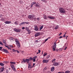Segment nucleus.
<instances>
[{
	"mask_svg": "<svg viewBox=\"0 0 73 73\" xmlns=\"http://www.w3.org/2000/svg\"><path fill=\"white\" fill-rule=\"evenodd\" d=\"M37 57V56H35L33 58L30 57L29 59H26V62L27 63H29L30 62V60H32L33 61V62H34L36 61V59Z\"/></svg>",
	"mask_w": 73,
	"mask_h": 73,
	"instance_id": "obj_1",
	"label": "nucleus"
},
{
	"mask_svg": "<svg viewBox=\"0 0 73 73\" xmlns=\"http://www.w3.org/2000/svg\"><path fill=\"white\" fill-rule=\"evenodd\" d=\"M10 64H11V68L13 70V71H15L16 69L15 67V65H14V64H15L16 62H10Z\"/></svg>",
	"mask_w": 73,
	"mask_h": 73,
	"instance_id": "obj_2",
	"label": "nucleus"
},
{
	"mask_svg": "<svg viewBox=\"0 0 73 73\" xmlns=\"http://www.w3.org/2000/svg\"><path fill=\"white\" fill-rule=\"evenodd\" d=\"M28 17L29 19H31L32 20H34V21H36V19L34 15H29Z\"/></svg>",
	"mask_w": 73,
	"mask_h": 73,
	"instance_id": "obj_3",
	"label": "nucleus"
},
{
	"mask_svg": "<svg viewBox=\"0 0 73 73\" xmlns=\"http://www.w3.org/2000/svg\"><path fill=\"white\" fill-rule=\"evenodd\" d=\"M59 12L61 13H65L66 12V11L65 9L62 7H59Z\"/></svg>",
	"mask_w": 73,
	"mask_h": 73,
	"instance_id": "obj_4",
	"label": "nucleus"
},
{
	"mask_svg": "<svg viewBox=\"0 0 73 73\" xmlns=\"http://www.w3.org/2000/svg\"><path fill=\"white\" fill-rule=\"evenodd\" d=\"M56 42H54V45L53 46V48H52V50L53 51H55V50L56 51H58V50L57 49H55L56 48Z\"/></svg>",
	"mask_w": 73,
	"mask_h": 73,
	"instance_id": "obj_5",
	"label": "nucleus"
},
{
	"mask_svg": "<svg viewBox=\"0 0 73 73\" xmlns=\"http://www.w3.org/2000/svg\"><path fill=\"white\" fill-rule=\"evenodd\" d=\"M14 31L17 33H19L21 31V29H16V28H15V29H14Z\"/></svg>",
	"mask_w": 73,
	"mask_h": 73,
	"instance_id": "obj_6",
	"label": "nucleus"
},
{
	"mask_svg": "<svg viewBox=\"0 0 73 73\" xmlns=\"http://www.w3.org/2000/svg\"><path fill=\"white\" fill-rule=\"evenodd\" d=\"M2 51L3 52H6V53H9V51H8V50H7L5 49H2Z\"/></svg>",
	"mask_w": 73,
	"mask_h": 73,
	"instance_id": "obj_7",
	"label": "nucleus"
},
{
	"mask_svg": "<svg viewBox=\"0 0 73 73\" xmlns=\"http://www.w3.org/2000/svg\"><path fill=\"white\" fill-rule=\"evenodd\" d=\"M49 62V60H43L42 62L43 63H48Z\"/></svg>",
	"mask_w": 73,
	"mask_h": 73,
	"instance_id": "obj_8",
	"label": "nucleus"
},
{
	"mask_svg": "<svg viewBox=\"0 0 73 73\" xmlns=\"http://www.w3.org/2000/svg\"><path fill=\"white\" fill-rule=\"evenodd\" d=\"M17 46H18V47L19 48L21 46V44L20 43L19 41L18 40V43L17 44Z\"/></svg>",
	"mask_w": 73,
	"mask_h": 73,
	"instance_id": "obj_9",
	"label": "nucleus"
},
{
	"mask_svg": "<svg viewBox=\"0 0 73 73\" xmlns=\"http://www.w3.org/2000/svg\"><path fill=\"white\" fill-rule=\"evenodd\" d=\"M47 18L51 19H54L55 18L54 17H52V16H48Z\"/></svg>",
	"mask_w": 73,
	"mask_h": 73,
	"instance_id": "obj_10",
	"label": "nucleus"
},
{
	"mask_svg": "<svg viewBox=\"0 0 73 73\" xmlns=\"http://www.w3.org/2000/svg\"><path fill=\"white\" fill-rule=\"evenodd\" d=\"M40 33H36L35 34V37H37L38 36H40Z\"/></svg>",
	"mask_w": 73,
	"mask_h": 73,
	"instance_id": "obj_11",
	"label": "nucleus"
},
{
	"mask_svg": "<svg viewBox=\"0 0 73 73\" xmlns=\"http://www.w3.org/2000/svg\"><path fill=\"white\" fill-rule=\"evenodd\" d=\"M59 64V63L58 62H55L53 64V65H54V66H58Z\"/></svg>",
	"mask_w": 73,
	"mask_h": 73,
	"instance_id": "obj_12",
	"label": "nucleus"
},
{
	"mask_svg": "<svg viewBox=\"0 0 73 73\" xmlns=\"http://www.w3.org/2000/svg\"><path fill=\"white\" fill-rule=\"evenodd\" d=\"M28 64H29V67H28L29 68H32V64L31 63H29Z\"/></svg>",
	"mask_w": 73,
	"mask_h": 73,
	"instance_id": "obj_13",
	"label": "nucleus"
},
{
	"mask_svg": "<svg viewBox=\"0 0 73 73\" xmlns=\"http://www.w3.org/2000/svg\"><path fill=\"white\" fill-rule=\"evenodd\" d=\"M11 21H6L5 22V24H10L11 23Z\"/></svg>",
	"mask_w": 73,
	"mask_h": 73,
	"instance_id": "obj_14",
	"label": "nucleus"
},
{
	"mask_svg": "<svg viewBox=\"0 0 73 73\" xmlns=\"http://www.w3.org/2000/svg\"><path fill=\"white\" fill-rule=\"evenodd\" d=\"M18 40H18V39H17V38H15V41L16 42V43L17 45Z\"/></svg>",
	"mask_w": 73,
	"mask_h": 73,
	"instance_id": "obj_15",
	"label": "nucleus"
},
{
	"mask_svg": "<svg viewBox=\"0 0 73 73\" xmlns=\"http://www.w3.org/2000/svg\"><path fill=\"white\" fill-rule=\"evenodd\" d=\"M54 68H55L54 67V66L52 67L51 69V71H54L55 70Z\"/></svg>",
	"mask_w": 73,
	"mask_h": 73,
	"instance_id": "obj_16",
	"label": "nucleus"
},
{
	"mask_svg": "<svg viewBox=\"0 0 73 73\" xmlns=\"http://www.w3.org/2000/svg\"><path fill=\"white\" fill-rule=\"evenodd\" d=\"M35 31H38V29L37 26H35Z\"/></svg>",
	"mask_w": 73,
	"mask_h": 73,
	"instance_id": "obj_17",
	"label": "nucleus"
},
{
	"mask_svg": "<svg viewBox=\"0 0 73 73\" xmlns=\"http://www.w3.org/2000/svg\"><path fill=\"white\" fill-rule=\"evenodd\" d=\"M26 22H22L21 23L19 24L20 25H23V24H25L26 23Z\"/></svg>",
	"mask_w": 73,
	"mask_h": 73,
	"instance_id": "obj_18",
	"label": "nucleus"
},
{
	"mask_svg": "<svg viewBox=\"0 0 73 73\" xmlns=\"http://www.w3.org/2000/svg\"><path fill=\"white\" fill-rule=\"evenodd\" d=\"M26 62V59H23V60L22 61V62H24V63H25Z\"/></svg>",
	"mask_w": 73,
	"mask_h": 73,
	"instance_id": "obj_19",
	"label": "nucleus"
},
{
	"mask_svg": "<svg viewBox=\"0 0 73 73\" xmlns=\"http://www.w3.org/2000/svg\"><path fill=\"white\" fill-rule=\"evenodd\" d=\"M56 59H54L53 60H52V62L53 63V64H54V63H55V62H56Z\"/></svg>",
	"mask_w": 73,
	"mask_h": 73,
	"instance_id": "obj_20",
	"label": "nucleus"
},
{
	"mask_svg": "<svg viewBox=\"0 0 73 73\" xmlns=\"http://www.w3.org/2000/svg\"><path fill=\"white\" fill-rule=\"evenodd\" d=\"M15 24V25H18V24H19L18 22L17 21H15L14 23Z\"/></svg>",
	"mask_w": 73,
	"mask_h": 73,
	"instance_id": "obj_21",
	"label": "nucleus"
},
{
	"mask_svg": "<svg viewBox=\"0 0 73 73\" xmlns=\"http://www.w3.org/2000/svg\"><path fill=\"white\" fill-rule=\"evenodd\" d=\"M44 27L43 25H42L40 27V31L42 29H43V28Z\"/></svg>",
	"mask_w": 73,
	"mask_h": 73,
	"instance_id": "obj_22",
	"label": "nucleus"
},
{
	"mask_svg": "<svg viewBox=\"0 0 73 73\" xmlns=\"http://www.w3.org/2000/svg\"><path fill=\"white\" fill-rule=\"evenodd\" d=\"M58 25H57L56 26V27L55 28V30H57V29H58Z\"/></svg>",
	"mask_w": 73,
	"mask_h": 73,
	"instance_id": "obj_23",
	"label": "nucleus"
},
{
	"mask_svg": "<svg viewBox=\"0 0 73 73\" xmlns=\"http://www.w3.org/2000/svg\"><path fill=\"white\" fill-rule=\"evenodd\" d=\"M5 47H7L8 49H9H9L10 50H11V49H10V48H9V46H8L5 45Z\"/></svg>",
	"mask_w": 73,
	"mask_h": 73,
	"instance_id": "obj_24",
	"label": "nucleus"
},
{
	"mask_svg": "<svg viewBox=\"0 0 73 73\" xmlns=\"http://www.w3.org/2000/svg\"><path fill=\"white\" fill-rule=\"evenodd\" d=\"M36 2H35V1H34L32 2V4L33 5H35L36 4Z\"/></svg>",
	"mask_w": 73,
	"mask_h": 73,
	"instance_id": "obj_25",
	"label": "nucleus"
},
{
	"mask_svg": "<svg viewBox=\"0 0 73 73\" xmlns=\"http://www.w3.org/2000/svg\"><path fill=\"white\" fill-rule=\"evenodd\" d=\"M70 71H66L65 72V73H70Z\"/></svg>",
	"mask_w": 73,
	"mask_h": 73,
	"instance_id": "obj_26",
	"label": "nucleus"
},
{
	"mask_svg": "<svg viewBox=\"0 0 73 73\" xmlns=\"http://www.w3.org/2000/svg\"><path fill=\"white\" fill-rule=\"evenodd\" d=\"M35 6L37 7H40L39 5H38L37 4V3L35 4Z\"/></svg>",
	"mask_w": 73,
	"mask_h": 73,
	"instance_id": "obj_27",
	"label": "nucleus"
},
{
	"mask_svg": "<svg viewBox=\"0 0 73 73\" xmlns=\"http://www.w3.org/2000/svg\"><path fill=\"white\" fill-rule=\"evenodd\" d=\"M46 54H47V53H46V52H44L43 54V56H45Z\"/></svg>",
	"mask_w": 73,
	"mask_h": 73,
	"instance_id": "obj_28",
	"label": "nucleus"
},
{
	"mask_svg": "<svg viewBox=\"0 0 73 73\" xmlns=\"http://www.w3.org/2000/svg\"><path fill=\"white\" fill-rule=\"evenodd\" d=\"M12 50L13 51V52H17V50H15V49H13Z\"/></svg>",
	"mask_w": 73,
	"mask_h": 73,
	"instance_id": "obj_29",
	"label": "nucleus"
},
{
	"mask_svg": "<svg viewBox=\"0 0 73 73\" xmlns=\"http://www.w3.org/2000/svg\"><path fill=\"white\" fill-rule=\"evenodd\" d=\"M10 40H13V41H14L13 40V38H10Z\"/></svg>",
	"mask_w": 73,
	"mask_h": 73,
	"instance_id": "obj_30",
	"label": "nucleus"
},
{
	"mask_svg": "<svg viewBox=\"0 0 73 73\" xmlns=\"http://www.w3.org/2000/svg\"><path fill=\"white\" fill-rule=\"evenodd\" d=\"M0 65L1 66H4V64L3 63H0Z\"/></svg>",
	"mask_w": 73,
	"mask_h": 73,
	"instance_id": "obj_31",
	"label": "nucleus"
},
{
	"mask_svg": "<svg viewBox=\"0 0 73 73\" xmlns=\"http://www.w3.org/2000/svg\"><path fill=\"white\" fill-rule=\"evenodd\" d=\"M1 21H4V19L3 18H2L1 19Z\"/></svg>",
	"mask_w": 73,
	"mask_h": 73,
	"instance_id": "obj_32",
	"label": "nucleus"
},
{
	"mask_svg": "<svg viewBox=\"0 0 73 73\" xmlns=\"http://www.w3.org/2000/svg\"><path fill=\"white\" fill-rule=\"evenodd\" d=\"M41 1H42L43 2H45L47 1L46 0H41Z\"/></svg>",
	"mask_w": 73,
	"mask_h": 73,
	"instance_id": "obj_33",
	"label": "nucleus"
},
{
	"mask_svg": "<svg viewBox=\"0 0 73 73\" xmlns=\"http://www.w3.org/2000/svg\"><path fill=\"white\" fill-rule=\"evenodd\" d=\"M3 63H4L5 64H7V61H3Z\"/></svg>",
	"mask_w": 73,
	"mask_h": 73,
	"instance_id": "obj_34",
	"label": "nucleus"
},
{
	"mask_svg": "<svg viewBox=\"0 0 73 73\" xmlns=\"http://www.w3.org/2000/svg\"><path fill=\"white\" fill-rule=\"evenodd\" d=\"M36 19H37V20H38V21H39V20H40V18H36Z\"/></svg>",
	"mask_w": 73,
	"mask_h": 73,
	"instance_id": "obj_35",
	"label": "nucleus"
},
{
	"mask_svg": "<svg viewBox=\"0 0 73 73\" xmlns=\"http://www.w3.org/2000/svg\"><path fill=\"white\" fill-rule=\"evenodd\" d=\"M49 57H50V56H49V55H48V56H47L46 58L47 59H48V58H49Z\"/></svg>",
	"mask_w": 73,
	"mask_h": 73,
	"instance_id": "obj_36",
	"label": "nucleus"
},
{
	"mask_svg": "<svg viewBox=\"0 0 73 73\" xmlns=\"http://www.w3.org/2000/svg\"><path fill=\"white\" fill-rule=\"evenodd\" d=\"M0 44L2 45H3V44L2 42H1V41H0Z\"/></svg>",
	"mask_w": 73,
	"mask_h": 73,
	"instance_id": "obj_37",
	"label": "nucleus"
},
{
	"mask_svg": "<svg viewBox=\"0 0 73 73\" xmlns=\"http://www.w3.org/2000/svg\"><path fill=\"white\" fill-rule=\"evenodd\" d=\"M16 52L17 53H20V52L19 51V50H16Z\"/></svg>",
	"mask_w": 73,
	"mask_h": 73,
	"instance_id": "obj_38",
	"label": "nucleus"
},
{
	"mask_svg": "<svg viewBox=\"0 0 73 73\" xmlns=\"http://www.w3.org/2000/svg\"><path fill=\"white\" fill-rule=\"evenodd\" d=\"M57 73H64V72H57Z\"/></svg>",
	"mask_w": 73,
	"mask_h": 73,
	"instance_id": "obj_39",
	"label": "nucleus"
},
{
	"mask_svg": "<svg viewBox=\"0 0 73 73\" xmlns=\"http://www.w3.org/2000/svg\"><path fill=\"white\" fill-rule=\"evenodd\" d=\"M35 65V64H33L32 66V68H33L34 67Z\"/></svg>",
	"mask_w": 73,
	"mask_h": 73,
	"instance_id": "obj_40",
	"label": "nucleus"
},
{
	"mask_svg": "<svg viewBox=\"0 0 73 73\" xmlns=\"http://www.w3.org/2000/svg\"><path fill=\"white\" fill-rule=\"evenodd\" d=\"M48 40V38H46V40H45V42H46V41H47V40Z\"/></svg>",
	"mask_w": 73,
	"mask_h": 73,
	"instance_id": "obj_41",
	"label": "nucleus"
},
{
	"mask_svg": "<svg viewBox=\"0 0 73 73\" xmlns=\"http://www.w3.org/2000/svg\"><path fill=\"white\" fill-rule=\"evenodd\" d=\"M66 34V33H65V34L63 36V37H66V36H65V34Z\"/></svg>",
	"mask_w": 73,
	"mask_h": 73,
	"instance_id": "obj_42",
	"label": "nucleus"
},
{
	"mask_svg": "<svg viewBox=\"0 0 73 73\" xmlns=\"http://www.w3.org/2000/svg\"><path fill=\"white\" fill-rule=\"evenodd\" d=\"M38 53H40V52H41V50H38Z\"/></svg>",
	"mask_w": 73,
	"mask_h": 73,
	"instance_id": "obj_43",
	"label": "nucleus"
},
{
	"mask_svg": "<svg viewBox=\"0 0 73 73\" xmlns=\"http://www.w3.org/2000/svg\"><path fill=\"white\" fill-rule=\"evenodd\" d=\"M3 47H0V50H1Z\"/></svg>",
	"mask_w": 73,
	"mask_h": 73,
	"instance_id": "obj_44",
	"label": "nucleus"
},
{
	"mask_svg": "<svg viewBox=\"0 0 73 73\" xmlns=\"http://www.w3.org/2000/svg\"><path fill=\"white\" fill-rule=\"evenodd\" d=\"M9 46H10V47H11V48H13V47H13V45H9Z\"/></svg>",
	"mask_w": 73,
	"mask_h": 73,
	"instance_id": "obj_45",
	"label": "nucleus"
},
{
	"mask_svg": "<svg viewBox=\"0 0 73 73\" xmlns=\"http://www.w3.org/2000/svg\"><path fill=\"white\" fill-rule=\"evenodd\" d=\"M1 69H3V71L4 70L5 68H4V67H2Z\"/></svg>",
	"mask_w": 73,
	"mask_h": 73,
	"instance_id": "obj_46",
	"label": "nucleus"
},
{
	"mask_svg": "<svg viewBox=\"0 0 73 73\" xmlns=\"http://www.w3.org/2000/svg\"><path fill=\"white\" fill-rule=\"evenodd\" d=\"M32 5H31V7H33V4H32V3H31Z\"/></svg>",
	"mask_w": 73,
	"mask_h": 73,
	"instance_id": "obj_47",
	"label": "nucleus"
},
{
	"mask_svg": "<svg viewBox=\"0 0 73 73\" xmlns=\"http://www.w3.org/2000/svg\"><path fill=\"white\" fill-rule=\"evenodd\" d=\"M22 29H23V30H24V29H25V28L24 27H22Z\"/></svg>",
	"mask_w": 73,
	"mask_h": 73,
	"instance_id": "obj_48",
	"label": "nucleus"
},
{
	"mask_svg": "<svg viewBox=\"0 0 73 73\" xmlns=\"http://www.w3.org/2000/svg\"><path fill=\"white\" fill-rule=\"evenodd\" d=\"M4 43L5 45L6 44V41H5V42H4Z\"/></svg>",
	"mask_w": 73,
	"mask_h": 73,
	"instance_id": "obj_49",
	"label": "nucleus"
},
{
	"mask_svg": "<svg viewBox=\"0 0 73 73\" xmlns=\"http://www.w3.org/2000/svg\"><path fill=\"white\" fill-rule=\"evenodd\" d=\"M9 72V70H7L6 71V73H8Z\"/></svg>",
	"mask_w": 73,
	"mask_h": 73,
	"instance_id": "obj_50",
	"label": "nucleus"
},
{
	"mask_svg": "<svg viewBox=\"0 0 73 73\" xmlns=\"http://www.w3.org/2000/svg\"><path fill=\"white\" fill-rule=\"evenodd\" d=\"M67 47H66L65 48V49H64V50H66V49H67Z\"/></svg>",
	"mask_w": 73,
	"mask_h": 73,
	"instance_id": "obj_51",
	"label": "nucleus"
},
{
	"mask_svg": "<svg viewBox=\"0 0 73 73\" xmlns=\"http://www.w3.org/2000/svg\"><path fill=\"white\" fill-rule=\"evenodd\" d=\"M63 37L62 36H60L59 38H61Z\"/></svg>",
	"mask_w": 73,
	"mask_h": 73,
	"instance_id": "obj_52",
	"label": "nucleus"
},
{
	"mask_svg": "<svg viewBox=\"0 0 73 73\" xmlns=\"http://www.w3.org/2000/svg\"><path fill=\"white\" fill-rule=\"evenodd\" d=\"M44 70H46L47 69L46 67H45V68H44Z\"/></svg>",
	"mask_w": 73,
	"mask_h": 73,
	"instance_id": "obj_53",
	"label": "nucleus"
},
{
	"mask_svg": "<svg viewBox=\"0 0 73 73\" xmlns=\"http://www.w3.org/2000/svg\"><path fill=\"white\" fill-rule=\"evenodd\" d=\"M61 34H62V33H60V34H59V36L61 35Z\"/></svg>",
	"mask_w": 73,
	"mask_h": 73,
	"instance_id": "obj_54",
	"label": "nucleus"
},
{
	"mask_svg": "<svg viewBox=\"0 0 73 73\" xmlns=\"http://www.w3.org/2000/svg\"><path fill=\"white\" fill-rule=\"evenodd\" d=\"M68 37V36H66V40H67V39Z\"/></svg>",
	"mask_w": 73,
	"mask_h": 73,
	"instance_id": "obj_55",
	"label": "nucleus"
},
{
	"mask_svg": "<svg viewBox=\"0 0 73 73\" xmlns=\"http://www.w3.org/2000/svg\"><path fill=\"white\" fill-rule=\"evenodd\" d=\"M1 72H3V70L2 69H1Z\"/></svg>",
	"mask_w": 73,
	"mask_h": 73,
	"instance_id": "obj_56",
	"label": "nucleus"
},
{
	"mask_svg": "<svg viewBox=\"0 0 73 73\" xmlns=\"http://www.w3.org/2000/svg\"><path fill=\"white\" fill-rule=\"evenodd\" d=\"M5 40H3V43H4V42H5Z\"/></svg>",
	"mask_w": 73,
	"mask_h": 73,
	"instance_id": "obj_57",
	"label": "nucleus"
},
{
	"mask_svg": "<svg viewBox=\"0 0 73 73\" xmlns=\"http://www.w3.org/2000/svg\"><path fill=\"white\" fill-rule=\"evenodd\" d=\"M38 40H36V42H38Z\"/></svg>",
	"mask_w": 73,
	"mask_h": 73,
	"instance_id": "obj_58",
	"label": "nucleus"
},
{
	"mask_svg": "<svg viewBox=\"0 0 73 73\" xmlns=\"http://www.w3.org/2000/svg\"><path fill=\"white\" fill-rule=\"evenodd\" d=\"M44 19H47L46 18H44Z\"/></svg>",
	"mask_w": 73,
	"mask_h": 73,
	"instance_id": "obj_59",
	"label": "nucleus"
},
{
	"mask_svg": "<svg viewBox=\"0 0 73 73\" xmlns=\"http://www.w3.org/2000/svg\"><path fill=\"white\" fill-rule=\"evenodd\" d=\"M37 5H39V3H37Z\"/></svg>",
	"mask_w": 73,
	"mask_h": 73,
	"instance_id": "obj_60",
	"label": "nucleus"
},
{
	"mask_svg": "<svg viewBox=\"0 0 73 73\" xmlns=\"http://www.w3.org/2000/svg\"><path fill=\"white\" fill-rule=\"evenodd\" d=\"M50 38V37H48V39H49V38Z\"/></svg>",
	"mask_w": 73,
	"mask_h": 73,
	"instance_id": "obj_61",
	"label": "nucleus"
},
{
	"mask_svg": "<svg viewBox=\"0 0 73 73\" xmlns=\"http://www.w3.org/2000/svg\"><path fill=\"white\" fill-rule=\"evenodd\" d=\"M2 16H0V18H1V17Z\"/></svg>",
	"mask_w": 73,
	"mask_h": 73,
	"instance_id": "obj_62",
	"label": "nucleus"
},
{
	"mask_svg": "<svg viewBox=\"0 0 73 73\" xmlns=\"http://www.w3.org/2000/svg\"><path fill=\"white\" fill-rule=\"evenodd\" d=\"M1 3L0 2V6L1 5Z\"/></svg>",
	"mask_w": 73,
	"mask_h": 73,
	"instance_id": "obj_63",
	"label": "nucleus"
},
{
	"mask_svg": "<svg viewBox=\"0 0 73 73\" xmlns=\"http://www.w3.org/2000/svg\"><path fill=\"white\" fill-rule=\"evenodd\" d=\"M38 52H37L36 54H38Z\"/></svg>",
	"mask_w": 73,
	"mask_h": 73,
	"instance_id": "obj_64",
	"label": "nucleus"
}]
</instances>
